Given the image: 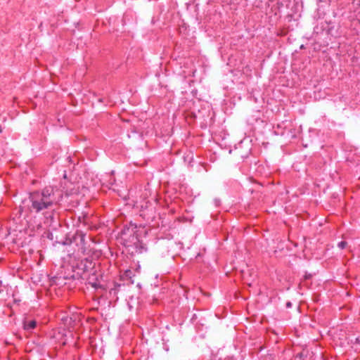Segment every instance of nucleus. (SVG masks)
Listing matches in <instances>:
<instances>
[{"instance_id":"nucleus-3","label":"nucleus","mask_w":360,"mask_h":360,"mask_svg":"<svg viewBox=\"0 0 360 360\" xmlns=\"http://www.w3.org/2000/svg\"><path fill=\"white\" fill-rule=\"evenodd\" d=\"M339 27L333 23L328 22L327 21H321L319 25L315 26L314 29V34H322L325 30L327 34L332 37H338L339 34Z\"/></svg>"},{"instance_id":"nucleus-7","label":"nucleus","mask_w":360,"mask_h":360,"mask_svg":"<svg viewBox=\"0 0 360 360\" xmlns=\"http://www.w3.org/2000/svg\"><path fill=\"white\" fill-rule=\"evenodd\" d=\"M347 246V243L345 241H341L338 243V247L340 249H344Z\"/></svg>"},{"instance_id":"nucleus-9","label":"nucleus","mask_w":360,"mask_h":360,"mask_svg":"<svg viewBox=\"0 0 360 360\" xmlns=\"http://www.w3.org/2000/svg\"><path fill=\"white\" fill-rule=\"evenodd\" d=\"M319 1L321 2H325V3L329 1V0H319Z\"/></svg>"},{"instance_id":"nucleus-5","label":"nucleus","mask_w":360,"mask_h":360,"mask_svg":"<svg viewBox=\"0 0 360 360\" xmlns=\"http://www.w3.org/2000/svg\"><path fill=\"white\" fill-rule=\"evenodd\" d=\"M23 325L24 329L30 331L36 327L37 323L34 320H25Z\"/></svg>"},{"instance_id":"nucleus-6","label":"nucleus","mask_w":360,"mask_h":360,"mask_svg":"<svg viewBox=\"0 0 360 360\" xmlns=\"http://www.w3.org/2000/svg\"><path fill=\"white\" fill-rule=\"evenodd\" d=\"M89 283L95 289L101 288V284L97 278H96V281H94V278H89Z\"/></svg>"},{"instance_id":"nucleus-4","label":"nucleus","mask_w":360,"mask_h":360,"mask_svg":"<svg viewBox=\"0 0 360 360\" xmlns=\"http://www.w3.org/2000/svg\"><path fill=\"white\" fill-rule=\"evenodd\" d=\"M85 237V234L82 232H79L76 233L73 238L74 242L78 246L79 250L82 252H84L86 250L84 245Z\"/></svg>"},{"instance_id":"nucleus-1","label":"nucleus","mask_w":360,"mask_h":360,"mask_svg":"<svg viewBox=\"0 0 360 360\" xmlns=\"http://www.w3.org/2000/svg\"><path fill=\"white\" fill-rule=\"evenodd\" d=\"M62 196L51 187L45 188L41 191L32 193L30 195V210L31 212H39L49 208L60 202Z\"/></svg>"},{"instance_id":"nucleus-2","label":"nucleus","mask_w":360,"mask_h":360,"mask_svg":"<svg viewBox=\"0 0 360 360\" xmlns=\"http://www.w3.org/2000/svg\"><path fill=\"white\" fill-rule=\"evenodd\" d=\"M136 233V226L131 225L123 229L121 237L124 245L127 248L131 249V253H142L145 248Z\"/></svg>"},{"instance_id":"nucleus-8","label":"nucleus","mask_w":360,"mask_h":360,"mask_svg":"<svg viewBox=\"0 0 360 360\" xmlns=\"http://www.w3.org/2000/svg\"><path fill=\"white\" fill-rule=\"evenodd\" d=\"M286 307H291V303L290 302H287Z\"/></svg>"}]
</instances>
